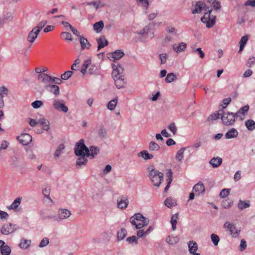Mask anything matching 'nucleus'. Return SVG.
Segmentation results:
<instances>
[{"label": "nucleus", "instance_id": "f257e3e1", "mask_svg": "<svg viewBox=\"0 0 255 255\" xmlns=\"http://www.w3.org/2000/svg\"><path fill=\"white\" fill-rule=\"evenodd\" d=\"M202 9H205L208 12L205 13L201 20L202 22L206 24L207 27L211 28L215 24L216 17H211L210 13L212 9H209V7L206 6L205 3L201 1L198 2L195 6L194 9L192 10V13H200Z\"/></svg>", "mask_w": 255, "mask_h": 255}, {"label": "nucleus", "instance_id": "f03ea898", "mask_svg": "<svg viewBox=\"0 0 255 255\" xmlns=\"http://www.w3.org/2000/svg\"><path fill=\"white\" fill-rule=\"evenodd\" d=\"M113 71L112 72V76L115 80L116 87L119 88H124L126 82L123 78L124 68L119 63H115L112 65Z\"/></svg>", "mask_w": 255, "mask_h": 255}, {"label": "nucleus", "instance_id": "7ed1b4c3", "mask_svg": "<svg viewBox=\"0 0 255 255\" xmlns=\"http://www.w3.org/2000/svg\"><path fill=\"white\" fill-rule=\"evenodd\" d=\"M129 222L135 226L136 229H140L147 226L149 223V220L140 213H136L129 218Z\"/></svg>", "mask_w": 255, "mask_h": 255}, {"label": "nucleus", "instance_id": "20e7f679", "mask_svg": "<svg viewBox=\"0 0 255 255\" xmlns=\"http://www.w3.org/2000/svg\"><path fill=\"white\" fill-rule=\"evenodd\" d=\"M148 170L149 171V177L153 185L159 187L163 181V174L155 169H150L148 168Z\"/></svg>", "mask_w": 255, "mask_h": 255}, {"label": "nucleus", "instance_id": "39448f33", "mask_svg": "<svg viewBox=\"0 0 255 255\" xmlns=\"http://www.w3.org/2000/svg\"><path fill=\"white\" fill-rule=\"evenodd\" d=\"M238 118L236 114L232 112H226L223 110L222 116L221 117L222 121L225 126H232Z\"/></svg>", "mask_w": 255, "mask_h": 255}, {"label": "nucleus", "instance_id": "423d86ee", "mask_svg": "<svg viewBox=\"0 0 255 255\" xmlns=\"http://www.w3.org/2000/svg\"><path fill=\"white\" fill-rule=\"evenodd\" d=\"M89 148L85 145L84 140L81 138L78 142H77L74 149V153L77 156L89 155L88 153Z\"/></svg>", "mask_w": 255, "mask_h": 255}, {"label": "nucleus", "instance_id": "0eeeda50", "mask_svg": "<svg viewBox=\"0 0 255 255\" xmlns=\"http://www.w3.org/2000/svg\"><path fill=\"white\" fill-rule=\"evenodd\" d=\"M71 215V212L66 209H60L57 215L48 217L49 218H53L55 221L60 222L63 220L69 218Z\"/></svg>", "mask_w": 255, "mask_h": 255}, {"label": "nucleus", "instance_id": "6e6552de", "mask_svg": "<svg viewBox=\"0 0 255 255\" xmlns=\"http://www.w3.org/2000/svg\"><path fill=\"white\" fill-rule=\"evenodd\" d=\"M52 107L55 110L59 112L67 113L68 111V107L65 105V102L62 100L54 99L52 101Z\"/></svg>", "mask_w": 255, "mask_h": 255}, {"label": "nucleus", "instance_id": "1a4fd4ad", "mask_svg": "<svg viewBox=\"0 0 255 255\" xmlns=\"http://www.w3.org/2000/svg\"><path fill=\"white\" fill-rule=\"evenodd\" d=\"M37 79L39 82L44 84L45 89L46 87L48 88L50 85L52 84V77L49 76L47 74L42 73L39 74L38 75Z\"/></svg>", "mask_w": 255, "mask_h": 255}, {"label": "nucleus", "instance_id": "9d476101", "mask_svg": "<svg viewBox=\"0 0 255 255\" xmlns=\"http://www.w3.org/2000/svg\"><path fill=\"white\" fill-rule=\"evenodd\" d=\"M16 230L15 225L11 223L4 224L0 229V232L2 235H7L12 233Z\"/></svg>", "mask_w": 255, "mask_h": 255}, {"label": "nucleus", "instance_id": "9b49d317", "mask_svg": "<svg viewBox=\"0 0 255 255\" xmlns=\"http://www.w3.org/2000/svg\"><path fill=\"white\" fill-rule=\"evenodd\" d=\"M19 142L24 145H26L32 141V136L28 133H22L20 135L17 137Z\"/></svg>", "mask_w": 255, "mask_h": 255}, {"label": "nucleus", "instance_id": "f8f14e48", "mask_svg": "<svg viewBox=\"0 0 255 255\" xmlns=\"http://www.w3.org/2000/svg\"><path fill=\"white\" fill-rule=\"evenodd\" d=\"M117 204L119 208L125 209L128 204V200L127 197L122 196L118 198Z\"/></svg>", "mask_w": 255, "mask_h": 255}, {"label": "nucleus", "instance_id": "ddd939ff", "mask_svg": "<svg viewBox=\"0 0 255 255\" xmlns=\"http://www.w3.org/2000/svg\"><path fill=\"white\" fill-rule=\"evenodd\" d=\"M8 94V89L4 87H0V108H2L4 106L3 97L6 96Z\"/></svg>", "mask_w": 255, "mask_h": 255}, {"label": "nucleus", "instance_id": "4468645a", "mask_svg": "<svg viewBox=\"0 0 255 255\" xmlns=\"http://www.w3.org/2000/svg\"><path fill=\"white\" fill-rule=\"evenodd\" d=\"M39 32L33 28L28 33L27 36V39L31 44L33 43L35 39L37 38Z\"/></svg>", "mask_w": 255, "mask_h": 255}, {"label": "nucleus", "instance_id": "2eb2a0df", "mask_svg": "<svg viewBox=\"0 0 255 255\" xmlns=\"http://www.w3.org/2000/svg\"><path fill=\"white\" fill-rule=\"evenodd\" d=\"M79 42L81 47V50H83L85 49H89L91 46V44L89 43L88 39L83 36H79Z\"/></svg>", "mask_w": 255, "mask_h": 255}, {"label": "nucleus", "instance_id": "dca6fc26", "mask_svg": "<svg viewBox=\"0 0 255 255\" xmlns=\"http://www.w3.org/2000/svg\"><path fill=\"white\" fill-rule=\"evenodd\" d=\"M187 47V44L185 42H180L179 44H174L172 46L173 50L176 53L184 51Z\"/></svg>", "mask_w": 255, "mask_h": 255}, {"label": "nucleus", "instance_id": "f3484780", "mask_svg": "<svg viewBox=\"0 0 255 255\" xmlns=\"http://www.w3.org/2000/svg\"><path fill=\"white\" fill-rule=\"evenodd\" d=\"M89 148V151L88 153L89 155H87V157H91L92 158H94L96 155H97L100 151V148L96 146H90Z\"/></svg>", "mask_w": 255, "mask_h": 255}, {"label": "nucleus", "instance_id": "a211bd4d", "mask_svg": "<svg viewBox=\"0 0 255 255\" xmlns=\"http://www.w3.org/2000/svg\"><path fill=\"white\" fill-rule=\"evenodd\" d=\"M97 41L98 43V50H100L108 44V41L104 36H102L99 38L97 39Z\"/></svg>", "mask_w": 255, "mask_h": 255}, {"label": "nucleus", "instance_id": "6ab92c4d", "mask_svg": "<svg viewBox=\"0 0 255 255\" xmlns=\"http://www.w3.org/2000/svg\"><path fill=\"white\" fill-rule=\"evenodd\" d=\"M239 132L238 130L232 128L229 129L225 134V137L227 139L234 138L238 136Z\"/></svg>", "mask_w": 255, "mask_h": 255}, {"label": "nucleus", "instance_id": "aec40b11", "mask_svg": "<svg viewBox=\"0 0 255 255\" xmlns=\"http://www.w3.org/2000/svg\"><path fill=\"white\" fill-rule=\"evenodd\" d=\"M222 163V159L220 157H214L209 161V163L214 168L219 167Z\"/></svg>", "mask_w": 255, "mask_h": 255}, {"label": "nucleus", "instance_id": "412c9836", "mask_svg": "<svg viewBox=\"0 0 255 255\" xmlns=\"http://www.w3.org/2000/svg\"><path fill=\"white\" fill-rule=\"evenodd\" d=\"M193 191L198 192L199 194H203L205 192V187L202 182H199L197 183L193 188Z\"/></svg>", "mask_w": 255, "mask_h": 255}, {"label": "nucleus", "instance_id": "4be33fe9", "mask_svg": "<svg viewBox=\"0 0 255 255\" xmlns=\"http://www.w3.org/2000/svg\"><path fill=\"white\" fill-rule=\"evenodd\" d=\"M137 156L139 157H142L144 160H148L153 158V155L148 152L147 150H143L137 153Z\"/></svg>", "mask_w": 255, "mask_h": 255}, {"label": "nucleus", "instance_id": "5701e85b", "mask_svg": "<svg viewBox=\"0 0 255 255\" xmlns=\"http://www.w3.org/2000/svg\"><path fill=\"white\" fill-rule=\"evenodd\" d=\"M45 89L53 93L55 96H58L60 94L59 87L56 85L51 84L48 88L46 87Z\"/></svg>", "mask_w": 255, "mask_h": 255}, {"label": "nucleus", "instance_id": "b1692460", "mask_svg": "<svg viewBox=\"0 0 255 255\" xmlns=\"http://www.w3.org/2000/svg\"><path fill=\"white\" fill-rule=\"evenodd\" d=\"M251 204L249 200L244 201L240 200L238 204V207L241 210L249 208Z\"/></svg>", "mask_w": 255, "mask_h": 255}, {"label": "nucleus", "instance_id": "393cba45", "mask_svg": "<svg viewBox=\"0 0 255 255\" xmlns=\"http://www.w3.org/2000/svg\"><path fill=\"white\" fill-rule=\"evenodd\" d=\"M22 201V197H19L16 198L12 203L8 207L9 209L13 210L14 211H16L18 207Z\"/></svg>", "mask_w": 255, "mask_h": 255}, {"label": "nucleus", "instance_id": "a878e982", "mask_svg": "<svg viewBox=\"0 0 255 255\" xmlns=\"http://www.w3.org/2000/svg\"><path fill=\"white\" fill-rule=\"evenodd\" d=\"M104 26V22L102 20H100L94 24L93 29L97 33H100L103 30Z\"/></svg>", "mask_w": 255, "mask_h": 255}, {"label": "nucleus", "instance_id": "bb28decb", "mask_svg": "<svg viewBox=\"0 0 255 255\" xmlns=\"http://www.w3.org/2000/svg\"><path fill=\"white\" fill-rule=\"evenodd\" d=\"M188 245L189 247V252L190 254H193L196 252L198 250V245L195 241H190L188 243Z\"/></svg>", "mask_w": 255, "mask_h": 255}, {"label": "nucleus", "instance_id": "cd10ccee", "mask_svg": "<svg viewBox=\"0 0 255 255\" xmlns=\"http://www.w3.org/2000/svg\"><path fill=\"white\" fill-rule=\"evenodd\" d=\"M31 241L30 240L21 239L18 245L20 248L22 249H26L30 246Z\"/></svg>", "mask_w": 255, "mask_h": 255}, {"label": "nucleus", "instance_id": "c85d7f7f", "mask_svg": "<svg viewBox=\"0 0 255 255\" xmlns=\"http://www.w3.org/2000/svg\"><path fill=\"white\" fill-rule=\"evenodd\" d=\"M166 242L170 245H174L179 241V238L177 236H168L165 239Z\"/></svg>", "mask_w": 255, "mask_h": 255}, {"label": "nucleus", "instance_id": "c756f323", "mask_svg": "<svg viewBox=\"0 0 255 255\" xmlns=\"http://www.w3.org/2000/svg\"><path fill=\"white\" fill-rule=\"evenodd\" d=\"M249 110V106L247 105L241 108L236 114L237 118L241 117V115L245 116Z\"/></svg>", "mask_w": 255, "mask_h": 255}, {"label": "nucleus", "instance_id": "7c9ffc66", "mask_svg": "<svg viewBox=\"0 0 255 255\" xmlns=\"http://www.w3.org/2000/svg\"><path fill=\"white\" fill-rule=\"evenodd\" d=\"M248 40L249 36L247 35L242 37L240 41V49L238 51L239 53L242 52Z\"/></svg>", "mask_w": 255, "mask_h": 255}, {"label": "nucleus", "instance_id": "2f4dec72", "mask_svg": "<svg viewBox=\"0 0 255 255\" xmlns=\"http://www.w3.org/2000/svg\"><path fill=\"white\" fill-rule=\"evenodd\" d=\"M98 135L100 139H106L107 137V132L106 128L103 127H101L98 130Z\"/></svg>", "mask_w": 255, "mask_h": 255}, {"label": "nucleus", "instance_id": "473e14b6", "mask_svg": "<svg viewBox=\"0 0 255 255\" xmlns=\"http://www.w3.org/2000/svg\"><path fill=\"white\" fill-rule=\"evenodd\" d=\"M187 148V147H182L177 151L175 156V159L177 160L178 161H181L182 160L184 157V152Z\"/></svg>", "mask_w": 255, "mask_h": 255}, {"label": "nucleus", "instance_id": "72a5a7b5", "mask_svg": "<svg viewBox=\"0 0 255 255\" xmlns=\"http://www.w3.org/2000/svg\"><path fill=\"white\" fill-rule=\"evenodd\" d=\"M178 213H176L173 215L171 218L170 223L172 225V228L173 231H175L176 229V224L178 219Z\"/></svg>", "mask_w": 255, "mask_h": 255}, {"label": "nucleus", "instance_id": "f704fd0d", "mask_svg": "<svg viewBox=\"0 0 255 255\" xmlns=\"http://www.w3.org/2000/svg\"><path fill=\"white\" fill-rule=\"evenodd\" d=\"M124 55V53L121 50H117L113 52L112 57L115 60H118L123 57Z\"/></svg>", "mask_w": 255, "mask_h": 255}, {"label": "nucleus", "instance_id": "c9c22d12", "mask_svg": "<svg viewBox=\"0 0 255 255\" xmlns=\"http://www.w3.org/2000/svg\"><path fill=\"white\" fill-rule=\"evenodd\" d=\"M165 205L168 208H171L176 205V201L171 198H167L164 201Z\"/></svg>", "mask_w": 255, "mask_h": 255}, {"label": "nucleus", "instance_id": "e433bc0d", "mask_svg": "<svg viewBox=\"0 0 255 255\" xmlns=\"http://www.w3.org/2000/svg\"><path fill=\"white\" fill-rule=\"evenodd\" d=\"M149 149L151 151H156L160 149V146L154 141H151L149 142Z\"/></svg>", "mask_w": 255, "mask_h": 255}, {"label": "nucleus", "instance_id": "4c0bfd02", "mask_svg": "<svg viewBox=\"0 0 255 255\" xmlns=\"http://www.w3.org/2000/svg\"><path fill=\"white\" fill-rule=\"evenodd\" d=\"M245 126L249 130L252 131L255 129V122L252 120L246 121Z\"/></svg>", "mask_w": 255, "mask_h": 255}, {"label": "nucleus", "instance_id": "58836bf2", "mask_svg": "<svg viewBox=\"0 0 255 255\" xmlns=\"http://www.w3.org/2000/svg\"><path fill=\"white\" fill-rule=\"evenodd\" d=\"M65 149V145L64 144H60L56 149L54 155L55 158H58L61 155L62 151Z\"/></svg>", "mask_w": 255, "mask_h": 255}, {"label": "nucleus", "instance_id": "ea45409f", "mask_svg": "<svg viewBox=\"0 0 255 255\" xmlns=\"http://www.w3.org/2000/svg\"><path fill=\"white\" fill-rule=\"evenodd\" d=\"M118 103L117 98H115L112 100H111L107 104V108L109 110L113 111L115 109Z\"/></svg>", "mask_w": 255, "mask_h": 255}, {"label": "nucleus", "instance_id": "a19ab883", "mask_svg": "<svg viewBox=\"0 0 255 255\" xmlns=\"http://www.w3.org/2000/svg\"><path fill=\"white\" fill-rule=\"evenodd\" d=\"M223 110L219 111L217 113H213L208 118V120H215L219 119L222 116Z\"/></svg>", "mask_w": 255, "mask_h": 255}, {"label": "nucleus", "instance_id": "79ce46f5", "mask_svg": "<svg viewBox=\"0 0 255 255\" xmlns=\"http://www.w3.org/2000/svg\"><path fill=\"white\" fill-rule=\"evenodd\" d=\"M77 160L76 164L78 166H82L85 165L87 162V159L86 158V155H81Z\"/></svg>", "mask_w": 255, "mask_h": 255}, {"label": "nucleus", "instance_id": "37998d69", "mask_svg": "<svg viewBox=\"0 0 255 255\" xmlns=\"http://www.w3.org/2000/svg\"><path fill=\"white\" fill-rule=\"evenodd\" d=\"M177 79L176 75L173 73H170L167 74L165 81L166 83H171Z\"/></svg>", "mask_w": 255, "mask_h": 255}, {"label": "nucleus", "instance_id": "c03bdc74", "mask_svg": "<svg viewBox=\"0 0 255 255\" xmlns=\"http://www.w3.org/2000/svg\"><path fill=\"white\" fill-rule=\"evenodd\" d=\"M229 231L233 238L238 237L240 233V230L237 229L235 225L233 226V228H231Z\"/></svg>", "mask_w": 255, "mask_h": 255}, {"label": "nucleus", "instance_id": "a18cd8bd", "mask_svg": "<svg viewBox=\"0 0 255 255\" xmlns=\"http://www.w3.org/2000/svg\"><path fill=\"white\" fill-rule=\"evenodd\" d=\"M87 5H92L94 7L96 8V9H98L100 7H103L105 5L104 4L103 2H101L100 1H92L90 2H88Z\"/></svg>", "mask_w": 255, "mask_h": 255}, {"label": "nucleus", "instance_id": "49530a36", "mask_svg": "<svg viewBox=\"0 0 255 255\" xmlns=\"http://www.w3.org/2000/svg\"><path fill=\"white\" fill-rule=\"evenodd\" d=\"M2 255H9L11 253V249L8 245H5L0 250Z\"/></svg>", "mask_w": 255, "mask_h": 255}, {"label": "nucleus", "instance_id": "de8ad7c7", "mask_svg": "<svg viewBox=\"0 0 255 255\" xmlns=\"http://www.w3.org/2000/svg\"><path fill=\"white\" fill-rule=\"evenodd\" d=\"M127 236V231L125 229H122L117 234V238L119 241L123 240Z\"/></svg>", "mask_w": 255, "mask_h": 255}, {"label": "nucleus", "instance_id": "09e8293b", "mask_svg": "<svg viewBox=\"0 0 255 255\" xmlns=\"http://www.w3.org/2000/svg\"><path fill=\"white\" fill-rule=\"evenodd\" d=\"M137 3L140 5L143 8H144L145 10H147L148 5L149 3L147 0H136Z\"/></svg>", "mask_w": 255, "mask_h": 255}, {"label": "nucleus", "instance_id": "8fccbe9b", "mask_svg": "<svg viewBox=\"0 0 255 255\" xmlns=\"http://www.w3.org/2000/svg\"><path fill=\"white\" fill-rule=\"evenodd\" d=\"M61 34L62 38H63L64 40L70 41L73 40L72 35L69 32H62Z\"/></svg>", "mask_w": 255, "mask_h": 255}, {"label": "nucleus", "instance_id": "3c124183", "mask_svg": "<svg viewBox=\"0 0 255 255\" xmlns=\"http://www.w3.org/2000/svg\"><path fill=\"white\" fill-rule=\"evenodd\" d=\"M211 239L214 246H216L218 245L220 241V238L218 235L215 234H211Z\"/></svg>", "mask_w": 255, "mask_h": 255}, {"label": "nucleus", "instance_id": "603ef678", "mask_svg": "<svg viewBox=\"0 0 255 255\" xmlns=\"http://www.w3.org/2000/svg\"><path fill=\"white\" fill-rule=\"evenodd\" d=\"M233 203L232 200H230L229 199L225 200L222 201V206L224 208L228 209L231 207L233 205Z\"/></svg>", "mask_w": 255, "mask_h": 255}, {"label": "nucleus", "instance_id": "864d4df0", "mask_svg": "<svg viewBox=\"0 0 255 255\" xmlns=\"http://www.w3.org/2000/svg\"><path fill=\"white\" fill-rule=\"evenodd\" d=\"M98 68L97 66L95 65H90L88 69V72L90 74H96L97 73Z\"/></svg>", "mask_w": 255, "mask_h": 255}, {"label": "nucleus", "instance_id": "5fc2aeb1", "mask_svg": "<svg viewBox=\"0 0 255 255\" xmlns=\"http://www.w3.org/2000/svg\"><path fill=\"white\" fill-rule=\"evenodd\" d=\"M47 24V21L46 20H42L39 22L37 26L33 27L34 28L36 29L37 31H38L39 32L41 31V30L42 29L43 27H44V26Z\"/></svg>", "mask_w": 255, "mask_h": 255}, {"label": "nucleus", "instance_id": "6e6d98bb", "mask_svg": "<svg viewBox=\"0 0 255 255\" xmlns=\"http://www.w3.org/2000/svg\"><path fill=\"white\" fill-rule=\"evenodd\" d=\"M11 16L9 14L7 13L4 15L3 17L1 20H0V24H3L5 23H7L8 21L11 20Z\"/></svg>", "mask_w": 255, "mask_h": 255}, {"label": "nucleus", "instance_id": "4d7b16f0", "mask_svg": "<svg viewBox=\"0 0 255 255\" xmlns=\"http://www.w3.org/2000/svg\"><path fill=\"white\" fill-rule=\"evenodd\" d=\"M73 73V72L71 71H66L64 74L61 75V78L62 80H66L71 77Z\"/></svg>", "mask_w": 255, "mask_h": 255}, {"label": "nucleus", "instance_id": "13d9d810", "mask_svg": "<svg viewBox=\"0 0 255 255\" xmlns=\"http://www.w3.org/2000/svg\"><path fill=\"white\" fill-rule=\"evenodd\" d=\"M230 189H224L221 190L220 193V197L222 198H226L227 197L230 193Z\"/></svg>", "mask_w": 255, "mask_h": 255}, {"label": "nucleus", "instance_id": "bf43d9fd", "mask_svg": "<svg viewBox=\"0 0 255 255\" xmlns=\"http://www.w3.org/2000/svg\"><path fill=\"white\" fill-rule=\"evenodd\" d=\"M43 104L42 101L40 100H36L32 103L31 106L34 109H37L41 107Z\"/></svg>", "mask_w": 255, "mask_h": 255}, {"label": "nucleus", "instance_id": "052dcab7", "mask_svg": "<svg viewBox=\"0 0 255 255\" xmlns=\"http://www.w3.org/2000/svg\"><path fill=\"white\" fill-rule=\"evenodd\" d=\"M49 239L47 238H43L41 241L40 242L39 247V248H43L47 246L49 244Z\"/></svg>", "mask_w": 255, "mask_h": 255}, {"label": "nucleus", "instance_id": "680f3d73", "mask_svg": "<svg viewBox=\"0 0 255 255\" xmlns=\"http://www.w3.org/2000/svg\"><path fill=\"white\" fill-rule=\"evenodd\" d=\"M168 129L175 135L177 131V128L174 123L171 124L168 126Z\"/></svg>", "mask_w": 255, "mask_h": 255}, {"label": "nucleus", "instance_id": "e2e57ef3", "mask_svg": "<svg viewBox=\"0 0 255 255\" xmlns=\"http://www.w3.org/2000/svg\"><path fill=\"white\" fill-rule=\"evenodd\" d=\"M255 64V57H252L249 59V60L247 63V67L250 68Z\"/></svg>", "mask_w": 255, "mask_h": 255}, {"label": "nucleus", "instance_id": "0e129e2a", "mask_svg": "<svg viewBox=\"0 0 255 255\" xmlns=\"http://www.w3.org/2000/svg\"><path fill=\"white\" fill-rule=\"evenodd\" d=\"M247 248V243L244 239H242L241 241V244L240 245V250L241 251H244Z\"/></svg>", "mask_w": 255, "mask_h": 255}, {"label": "nucleus", "instance_id": "69168bd1", "mask_svg": "<svg viewBox=\"0 0 255 255\" xmlns=\"http://www.w3.org/2000/svg\"><path fill=\"white\" fill-rule=\"evenodd\" d=\"M126 240L129 244H131L132 243H135L136 244H137V238L135 236H132L131 237H129Z\"/></svg>", "mask_w": 255, "mask_h": 255}, {"label": "nucleus", "instance_id": "338daca9", "mask_svg": "<svg viewBox=\"0 0 255 255\" xmlns=\"http://www.w3.org/2000/svg\"><path fill=\"white\" fill-rule=\"evenodd\" d=\"M42 193L44 196V197H46L48 199H50V189L48 187H46L42 190Z\"/></svg>", "mask_w": 255, "mask_h": 255}, {"label": "nucleus", "instance_id": "774afa93", "mask_svg": "<svg viewBox=\"0 0 255 255\" xmlns=\"http://www.w3.org/2000/svg\"><path fill=\"white\" fill-rule=\"evenodd\" d=\"M245 5L255 7V0H247L245 3Z\"/></svg>", "mask_w": 255, "mask_h": 255}]
</instances>
